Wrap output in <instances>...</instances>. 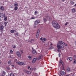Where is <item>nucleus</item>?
I'll use <instances>...</instances> for the list:
<instances>
[{"mask_svg":"<svg viewBox=\"0 0 76 76\" xmlns=\"http://www.w3.org/2000/svg\"><path fill=\"white\" fill-rule=\"evenodd\" d=\"M69 59L70 61H72L73 60V58L72 57H70L69 58Z\"/></svg>","mask_w":76,"mask_h":76,"instance_id":"obj_28","label":"nucleus"},{"mask_svg":"<svg viewBox=\"0 0 76 76\" xmlns=\"http://www.w3.org/2000/svg\"><path fill=\"white\" fill-rule=\"evenodd\" d=\"M76 60H75L74 62H73V64H76Z\"/></svg>","mask_w":76,"mask_h":76,"instance_id":"obj_30","label":"nucleus"},{"mask_svg":"<svg viewBox=\"0 0 76 76\" xmlns=\"http://www.w3.org/2000/svg\"><path fill=\"white\" fill-rule=\"evenodd\" d=\"M8 64H12V61L10 60L8 61Z\"/></svg>","mask_w":76,"mask_h":76,"instance_id":"obj_17","label":"nucleus"},{"mask_svg":"<svg viewBox=\"0 0 76 76\" xmlns=\"http://www.w3.org/2000/svg\"><path fill=\"white\" fill-rule=\"evenodd\" d=\"M18 8L17 7H15V8H14V10H18Z\"/></svg>","mask_w":76,"mask_h":76,"instance_id":"obj_27","label":"nucleus"},{"mask_svg":"<svg viewBox=\"0 0 76 76\" xmlns=\"http://www.w3.org/2000/svg\"><path fill=\"white\" fill-rule=\"evenodd\" d=\"M58 52H60V50H58Z\"/></svg>","mask_w":76,"mask_h":76,"instance_id":"obj_54","label":"nucleus"},{"mask_svg":"<svg viewBox=\"0 0 76 76\" xmlns=\"http://www.w3.org/2000/svg\"><path fill=\"white\" fill-rule=\"evenodd\" d=\"M13 51L12 50H11L10 51V54H13Z\"/></svg>","mask_w":76,"mask_h":76,"instance_id":"obj_21","label":"nucleus"},{"mask_svg":"<svg viewBox=\"0 0 76 76\" xmlns=\"http://www.w3.org/2000/svg\"><path fill=\"white\" fill-rule=\"evenodd\" d=\"M61 63V64H62V65H63V64H64V63H63V62Z\"/></svg>","mask_w":76,"mask_h":76,"instance_id":"obj_47","label":"nucleus"},{"mask_svg":"<svg viewBox=\"0 0 76 76\" xmlns=\"http://www.w3.org/2000/svg\"><path fill=\"white\" fill-rule=\"evenodd\" d=\"M3 29H4V27L2 25H1V27H0V30L2 31H3Z\"/></svg>","mask_w":76,"mask_h":76,"instance_id":"obj_9","label":"nucleus"},{"mask_svg":"<svg viewBox=\"0 0 76 76\" xmlns=\"http://www.w3.org/2000/svg\"><path fill=\"white\" fill-rule=\"evenodd\" d=\"M38 13V12L37 11H36L34 12V14L35 15H37Z\"/></svg>","mask_w":76,"mask_h":76,"instance_id":"obj_22","label":"nucleus"},{"mask_svg":"<svg viewBox=\"0 0 76 76\" xmlns=\"http://www.w3.org/2000/svg\"><path fill=\"white\" fill-rule=\"evenodd\" d=\"M63 44L65 45V46H67V44H66L64 42H62L61 41H58V44H57V47L60 50V49H61L62 50H64V46L62 45Z\"/></svg>","mask_w":76,"mask_h":76,"instance_id":"obj_1","label":"nucleus"},{"mask_svg":"<svg viewBox=\"0 0 76 76\" xmlns=\"http://www.w3.org/2000/svg\"><path fill=\"white\" fill-rule=\"evenodd\" d=\"M7 23H8V22H4V24L5 26L6 25H7Z\"/></svg>","mask_w":76,"mask_h":76,"instance_id":"obj_34","label":"nucleus"},{"mask_svg":"<svg viewBox=\"0 0 76 76\" xmlns=\"http://www.w3.org/2000/svg\"><path fill=\"white\" fill-rule=\"evenodd\" d=\"M16 54L19 57H20L21 56V55L20 54V52L19 51L17 52Z\"/></svg>","mask_w":76,"mask_h":76,"instance_id":"obj_8","label":"nucleus"},{"mask_svg":"<svg viewBox=\"0 0 76 76\" xmlns=\"http://www.w3.org/2000/svg\"><path fill=\"white\" fill-rule=\"evenodd\" d=\"M42 55H41V56H39V57L37 58V59H38V60L41 59V57H42Z\"/></svg>","mask_w":76,"mask_h":76,"instance_id":"obj_19","label":"nucleus"},{"mask_svg":"<svg viewBox=\"0 0 76 76\" xmlns=\"http://www.w3.org/2000/svg\"><path fill=\"white\" fill-rule=\"evenodd\" d=\"M66 72L64 71H61L60 72V74L62 75V76H64V75L66 74Z\"/></svg>","mask_w":76,"mask_h":76,"instance_id":"obj_6","label":"nucleus"},{"mask_svg":"<svg viewBox=\"0 0 76 76\" xmlns=\"http://www.w3.org/2000/svg\"><path fill=\"white\" fill-rule=\"evenodd\" d=\"M71 10L72 11V13H75V12H76V10H75V9L73 8Z\"/></svg>","mask_w":76,"mask_h":76,"instance_id":"obj_13","label":"nucleus"},{"mask_svg":"<svg viewBox=\"0 0 76 76\" xmlns=\"http://www.w3.org/2000/svg\"><path fill=\"white\" fill-rule=\"evenodd\" d=\"M37 60V58H33V61H32V63H35Z\"/></svg>","mask_w":76,"mask_h":76,"instance_id":"obj_5","label":"nucleus"},{"mask_svg":"<svg viewBox=\"0 0 76 76\" xmlns=\"http://www.w3.org/2000/svg\"><path fill=\"white\" fill-rule=\"evenodd\" d=\"M31 19H35V18L33 17L31 18Z\"/></svg>","mask_w":76,"mask_h":76,"instance_id":"obj_40","label":"nucleus"},{"mask_svg":"<svg viewBox=\"0 0 76 76\" xmlns=\"http://www.w3.org/2000/svg\"><path fill=\"white\" fill-rule=\"evenodd\" d=\"M34 71H35V70H36V68H34Z\"/></svg>","mask_w":76,"mask_h":76,"instance_id":"obj_49","label":"nucleus"},{"mask_svg":"<svg viewBox=\"0 0 76 76\" xmlns=\"http://www.w3.org/2000/svg\"><path fill=\"white\" fill-rule=\"evenodd\" d=\"M12 66V67H15V66H14V65H11Z\"/></svg>","mask_w":76,"mask_h":76,"instance_id":"obj_51","label":"nucleus"},{"mask_svg":"<svg viewBox=\"0 0 76 76\" xmlns=\"http://www.w3.org/2000/svg\"><path fill=\"white\" fill-rule=\"evenodd\" d=\"M10 8H12V9H13V7H12V6Z\"/></svg>","mask_w":76,"mask_h":76,"instance_id":"obj_52","label":"nucleus"},{"mask_svg":"<svg viewBox=\"0 0 76 76\" xmlns=\"http://www.w3.org/2000/svg\"><path fill=\"white\" fill-rule=\"evenodd\" d=\"M9 58H11V56H10L8 57Z\"/></svg>","mask_w":76,"mask_h":76,"instance_id":"obj_46","label":"nucleus"},{"mask_svg":"<svg viewBox=\"0 0 76 76\" xmlns=\"http://www.w3.org/2000/svg\"><path fill=\"white\" fill-rule=\"evenodd\" d=\"M46 18L47 19H51V18L50 17L48 16V15L46 16Z\"/></svg>","mask_w":76,"mask_h":76,"instance_id":"obj_14","label":"nucleus"},{"mask_svg":"<svg viewBox=\"0 0 76 76\" xmlns=\"http://www.w3.org/2000/svg\"><path fill=\"white\" fill-rule=\"evenodd\" d=\"M32 50H33L32 51V53L36 55L37 54V51L35 50V49H34L33 48H32Z\"/></svg>","mask_w":76,"mask_h":76,"instance_id":"obj_7","label":"nucleus"},{"mask_svg":"<svg viewBox=\"0 0 76 76\" xmlns=\"http://www.w3.org/2000/svg\"><path fill=\"white\" fill-rule=\"evenodd\" d=\"M62 61L61 60H60L59 61V63H62Z\"/></svg>","mask_w":76,"mask_h":76,"instance_id":"obj_37","label":"nucleus"},{"mask_svg":"<svg viewBox=\"0 0 76 76\" xmlns=\"http://www.w3.org/2000/svg\"><path fill=\"white\" fill-rule=\"evenodd\" d=\"M20 51H21V54H22V53H23V50H20Z\"/></svg>","mask_w":76,"mask_h":76,"instance_id":"obj_42","label":"nucleus"},{"mask_svg":"<svg viewBox=\"0 0 76 76\" xmlns=\"http://www.w3.org/2000/svg\"><path fill=\"white\" fill-rule=\"evenodd\" d=\"M25 72L27 73V74H31V72L29 71L26 70L25 71Z\"/></svg>","mask_w":76,"mask_h":76,"instance_id":"obj_18","label":"nucleus"},{"mask_svg":"<svg viewBox=\"0 0 76 76\" xmlns=\"http://www.w3.org/2000/svg\"><path fill=\"white\" fill-rule=\"evenodd\" d=\"M7 17H5L4 19V20H5V21L7 20Z\"/></svg>","mask_w":76,"mask_h":76,"instance_id":"obj_31","label":"nucleus"},{"mask_svg":"<svg viewBox=\"0 0 76 76\" xmlns=\"http://www.w3.org/2000/svg\"><path fill=\"white\" fill-rule=\"evenodd\" d=\"M18 35H19V33H16V35L17 36H18Z\"/></svg>","mask_w":76,"mask_h":76,"instance_id":"obj_38","label":"nucleus"},{"mask_svg":"<svg viewBox=\"0 0 76 76\" xmlns=\"http://www.w3.org/2000/svg\"><path fill=\"white\" fill-rule=\"evenodd\" d=\"M67 25V22H66V23H65V26H66Z\"/></svg>","mask_w":76,"mask_h":76,"instance_id":"obj_41","label":"nucleus"},{"mask_svg":"<svg viewBox=\"0 0 76 76\" xmlns=\"http://www.w3.org/2000/svg\"><path fill=\"white\" fill-rule=\"evenodd\" d=\"M59 57H60V54H59Z\"/></svg>","mask_w":76,"mask_h":76,"instance_id":"obj_53","label":"nucleus"},{"mask_svg":"<svg viewBox=\"0 0 76 76\" xmlns=\"http://www.w3.org/2000/svg\"><path fill=\"white\" fill-rule=\"evenodd\" d=\"M30 67H31L30 66H29L28 67V69H30Z\"/></svg>","mask_w":76,"mask_h":76,"instance_id":"obj_45","label":"nucleus"},{"mask_svg":"<svg viewBox=\"0 0 76 76\" xmlns=\"http://www.w3.org/2000/svg\"><path fill=\"white\" fill-rule=\"evenodd\" d=\"M28 58L29 60H31L32 59V57L29 56H28Z\"/></svg>","mask_w":76,"mask_h":76,"instance_id":"obj_26","label":"nucleus"},{"mask_svg":"<svg viewBox=\"0 0 76 76\" xmlns=\"http://www.w3.org/2000/svg\"><path fill=\"white\" fill-rule=\"evenodd\" d=\"M1 62H0V64H1Z\"/></svg>","mask_w":76,"mask_h":76,"instance_id":"obj_57","label":"nucleus"},{"mask_svg":"<svg viewBox=\"0 0 76 76\" xmlns=\"http://www.w3.org/2000/svg\"><path fill=\"white\" fill-rule=\"evenodd\" d=\"M42 42H44V41H47V39L45 38H44L43 39H42Z\"/></svg>","mask_w":76,"mask_h":76,"instance_id":"obj_20","label":"nucleus"},{"mask_svg":"<svg viewBox=\"0 0 76 76\" xmlns=\"http://www.w3.org/2000/svg\"><path fill=\"white\" fill-rule=\"evenodd\" d=\"M1 55V53H0V56Z\"/></svg>","mask_w":76,"mask_h":76,"instance_id":"obj_59","label":"nucleus"},{"mask_svg":"<svg viewBox=\"0 0 76 76\" xmlns=\"http://www.w3.org/2000/svg\"><path fill=\"white\" fill-rule=\"evenodd\" d=\"M30 70H32V68H31Z\"/></svg>","mask_w":76,"mask_h":76,"instance_id":"obj_48","label":"nucleus"},{"mask_svg":"<svg viewBox=\"0 0 76 76\" xmlns=\"http://www.w3.org/2000/svg\"><path fill=\"white\" fill-rule=\"evenodd\" d=\"M37 24L35 23H34V28H35V27H37Z\"/></svg>","mask_w":76,"mask_h":76,"instance_id":"obj_24","label":"nucleus"},{"mask_svg":"<svg viewBox=\"0 0 76 76\" xmlns=\"http://www.w3.org/2000/svg\"><path fill=\"white\" fill-rule=\"evenodd\" d=\"M10 76H15V75H14V74L13 73L10 74Z\"/></svg>","mask_w":76,"mask_h":76,"instance_id":"obj_29","label":"nucleus"},{"mask_svg":"<svg viewBox=\"0 0 76 76\" xmlns=\"http://www.w3.org/2000/svg\"><path fill=\"white\" fill-rule=\"evenodd\" d=\"M71 3L72 4H74V2L72 1H71Z\"/></svg>","mask_w":76,"mask_h":76,"instance_id":"obj_36","label":"nucleus"},{"mask_svg":"<svg viewBox=\"0 0 76 76\" xmlns=\"http://www.w3.org/2000/svg\"><path fill=\"white\" fill-rule=\"evenodd\" d=\"M15 61H18V60L17 59H16Z\"/></svg>","mask_w":76,"mask_h":76,"instance_id":"obj_56","label":"nucleus"},{"mask_svg":"<svg viewBox=\"0 0 76 76\" xmlns=\"http://www.w3.org/2000/svg\"><path fill=\"white\" fill-rule=\"evenodd\" d=\"M43 20L44 21V22H47V20H46V19L45 18H44Z\"/></svg>","mask_w":76,"mask_h":76,"instance_id":"obj_33","label":"nucleus"},{"mask_svg":"<svg viewBox=\"0 0 76 76\" xmlns=\"http://www.w3.org/2000/svg\"><path fill=\"white\" fill-rule=\"evenodd\" d=\"M62 0V1H64V0Z\"/></svg>","mask_w":76,"mask_h":76,"instance_id":"obj_58","label":"nucleus"},{"mask_svg":"<svg viewBox=\"0 0 76 76\" xmlns=\"http://www.w3.org/2000/svg\"><path fill=\"white\" fill-rule=\"evenodd\" d=\"M2 73L4 75H6V72H5L3 71L2 72Z\"/></svg>","mask_w":76,"mask_h":76,"instance_id":"obj_32","label":"nucleus"},{"mask_svg":"<svg viewBox=\"0 0 76 76\" xmlns=\"http://www.w3.org/2000/svg\"><path fill=\"white\" fill-rule=\"evenodd\" d=\"M35 23H36V24H38V23H40V21L39 20H37L35 21Z\"/></svg>","mask_w":76,"mask_h":76,"instance_id":"obj_12","label":"nucleus"},{"mask_svg":"<svg viewBox=\"0 0 76 76\" xmlns=\"http://www.w3.org/2000/svg\"><path fill=\"white\" fill-rule=\"evenodd\" d=\"M0 9L1 10H2V11H4V7L3 6H1L0 7Z\"/></svg>","mask_w":76,"mask_h":76,"instance_id":"obj_10","label":"nucleus"},{"mask_svg":"<svg viewBox=\"0 0 76 76\" xmlns=\"http://www.w3.org/2000/svg\"><path fill=\"white\" fill-rule=\"evenodd\" d=\"M11 33H15L16 32V30H12L10 31Z\"/></svg>","mask_w":76,"mask_h":76,"instance_id":"obj_15","label":"nucleus"},{"mask_svg":"<svg viewBox=\"0 0 76 76\" xmlns=\"http://www.w3.org/2000/svg\"><path fill=\"white\" fill-rule=\"evenodd\" d=\"M13 48H16V46L15 45L13 47Z\"/></svg>","mask_w":76,"mask_h":76,"instance_id":"obj_43","label":"nucleus"},{"mask_svg":"<svg viewBox=\"0 0 76 76\" xmlns=\"http://www.w3.org/2000/svg\"><path fill=\"white\" fill-rule=\"evenodd\" d=\"M40 39H41V40H42V38L41 37V38H40Z\"/></svg>","mask_w":76,"mask_h":76,"instance_id":"obj_50","label":"nucleus"},{"mask_svg":"<svg viewBox=\"0 0 76 76\" xmlns=\"http://www.w3.org/2000/svg\"><path fill=\"white\" fill-rule=\"evenodd\" d=\"M66 70L67 72H70V67H67Z\"/></svg>","mask_w":76,"mask_h":76,"instance_id":"obj_16","label":"nucleus"},{"mask_svg":"<svg viewBox=\"0 0 76 76\" xmlns=\"http://www.w3.org/2000/svg\"><path fill=\"white\" fill-rule=\"evenodd\" d=\"M34 41V39H31L29 40V42H32V41Z\"/></svg>","mask_w":76,"mask_h":76,"instance_id":"obj_25","label":"nucleus"},{"mask_svg":"<svg viewBox=\"0 0 76 76\" xmlns=\"http://www.w3.org/2000/svg\"><path fill=\"white\" fill-rule=\"evenodd\" d=\"M50 45H52V46L53 47V43H51L50 44Z\"/></svg>","mask_w":76,"mask_h":76,"instance_id":"obj_39","label":"nucleus"},{"mask_svg":"<svg viewBox=\"0 0 76 76\" xmlns=\"http://www.w3.org/2000/svg\"><path fill=\"white\" fill-rule=\"evenodd\" d=\"M17 64H18L19 65H21L22 66V65H24L25 64L24 63V62H16Z\"/></svg>","mask_w":76,"mask_h":76,"instance_id":"obj_3","label":"nucleus"},{"mask_svg":"<svg viewBox=\"0 0 76 76\" xmlns=\"http://www.w3.org/2000/svg\"><path fill=\"white\" fill-rule=\"evenodd\" d=\"M52 24L55 28H56V29H59L60 28V25L55 20H53L52 22Z\"/></svg>","mask_w":76,"mask_h":76,"instance_id":"obj_2","label":"nucleus"},{"mask_svg":"<svg viewBox=\"0 0 76 76\" xmlns=\"http://www.w3.org/2000/svg\"><path fill=\"white\" fill-rule=\"evenodd\" d=\"M4 16V15L3 13H0V17H1V18H3Z\"/></svg>","mask_w":76,"mask_h":76,"instance_id":"obj_11","label":"nucleus"},{"mask_svg":"<svg viewBox=\"0 0 76 76\" xmlns=\"http://www.w3.org/2000/svg\"><path fill=\"white\" fill-rule=\"evenodd\" d=\"M39 30H38L36 34L37 38H38V37H39Z\"/></svg>","mask_w":76,"mask_h":76,"instance_id":"obj_4","label":"nucleus"},{"mask_svg":"<svg viewBox=\"0 0 76 76\" xmlns=\"http://www.w3.org/2000/svg\"><path fill=\"white\" fill-rule=\"evenodd\" d=\"M74 6H76V4Z\"/></svg>","mask_w":76,"mask_h":76,"instance_id":"obj_55","label":"nucleus"},{"mask_svg":"<svg viewBox=\"0 0 76 76\" xmlns=\"http://www.w3.org/2000/svg\"><path fill=\"white\" fill-rule=\"evenodd\" d=\"M74 57H75V58H76V55H74Z\"/></svg>","mask_w":76,"mask_h":76,"instance_id":"obj_44","label":"nucleus"},{"mask_svg":"<svg viewBox=\"0 0 76 76\" xmlns=\"http://www.w3.org/2000/svg\"><path fill=\"white\" fill-rule=\"evenodd\" d=\"M14 6H15V7H18V4H14Z\"/></svg>","mask_w":76,"mask_h":76,"instance_id":"obj_23","label":"nucleus"},{"mask_svg":"<svg viewBox=\"0 0 76 76\" xmlns=\"http://www.w3.org/2000/svg\"><path fill=\"white\" fill-rule=\"evenodd\" d=\"M7 69L8 70H10V67H9L8 66L7 67Z\"/></svg>","mask_w":76,"mask_h":76,"instance_id":"obj_35","label":"nucleus"}]
</instances>
